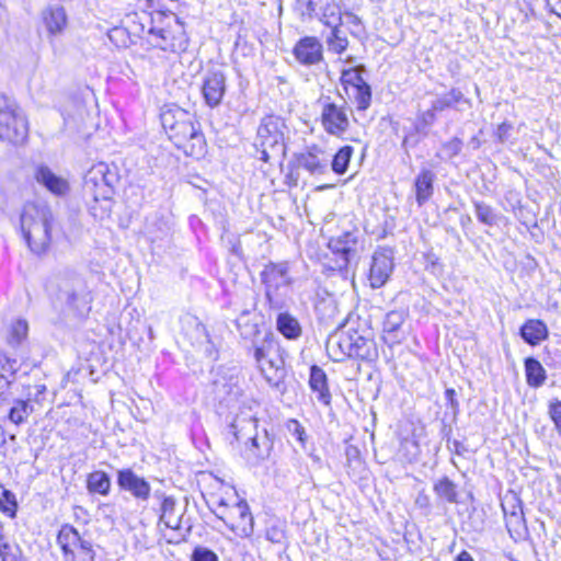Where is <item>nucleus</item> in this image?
I'll return each mask as SVG.
<instances>
[{
	"label": "nucleus",
	"instance_id": "4d7b16f0",
	"mask_svg": "<svg viewBox=\"0 0 561 561\" xmlns=\"http://www.w3.org/2000/svg\"><path fill=\"white\" fill-rule=\"evenodd\" d=\"M436 112H438V111L434 110L433 105H432L430 110L421 113V115L419 117L420 125L423 128L432 126L436 121V115H435Z\"/></svg>",
	"mask_w": 561,
	"mask_h": 561
},
{
	"label": "nucleus",
	"instance_id": "79ce46f5",
	"mask_svg": "<svg viewBox=\"0 0 561 561\" xmlns=\"http://www.w3.org/2000/svg\"><path fill=\"white\" fill-rule=\"evenodd\" d=\"M351 91L352 98L358 111H366L371 102V88L368 83L358 85Z\"/></svg>",
	"mask_w": 561,
	"mask_h": 561
},
{
	"label": "nucleus",
	"instance_id": "2eb2a0df",
	"mask_svg": "<svg viewBox=\"0 0 561 561\" xmlns=\"http://www.w3.org/2000/svg\"><path fill=\"white\" fill-rule=\"evenodd\" d=\"M393 271V255L389 249L377 250L371 259L369 284L373 288L382 287Z\"/></svg>",
	"mask_w": 561,
	"mask_h": 561
},
{
	"label": "nucleus",
	"instance_id": "b1692460",
	"mask_svg": "<svg viewBox=\"0 0 561 561\" xmlns=\"http://www.w3.org/2000/svg\"><path fill=\"white\" fill-rule=\"evenodd\" d=\"M519 335L525 343L536 346L548 339L549 330L542 320L529 319L520 327Z\"/></svg>",
	"mask_w": 561,
	"mask_h": 561
},
{
	"label": "nucleus",
	"instance_id": "423d86ee",
	"mask_svg": "<svg viewBox=\"0 0 561 561\" xmlns=\"http://www.w3.org/2000/svg\"><path fill=\"white\" fill-rule=\"evenodd\" d=\"M28 137V121L15 100L0 95V140L23 145Z\"/></svg>",
	"mask_w": 561,
	"mask_h": 561
},
{
	"label": "nucleus",
	"instance_id": "5701e85b",
	"mask_svg": "<svg viewBox=\"0 0 561 561\" xmlns=\"http://www.w3.org/2000/svg\"><path fill=\"white\" fill-rule=\"evenodd\" d=\"M35 179L49 192L58 196L65 195L69 190L68 182L65 179L56 175L46 165L37 167L35 172Z\"/></svg>",
	"mask_w": 561,
	"mask_h": 561
},
{
	"label": "nucleus",
	"instance_id": "864d4df0",
	"mask_svg": "<svg viewBox=\"0 0 561 561\" xmlns=\"http://www.w3.org/2000/svg\"><path fill=\"white\" fill-rule=\"evenodd\" d=\"M549 415L561 437V401L553 400L549 404Z\"/></svg>",
	"mask_w": 561,
	"mask_h": 561
},
{
	"label": "nucleus",
	"instance_id": "5fc2aeb1",
	"mask_svg": "<svg viewBox=\"0 0 561 561\" xmlns=\"http://www.w3.org/2000/svg\"><path fill=\"white\" fill-rule=\"evenodd\" d=\"M445 399L447 401V405L451 409L454 419H456L459 413V402L456 399V391L453 388H447L445 390Z\"/></svg>",
	"mask_w": 561,
	"mask_h": 561
},
{
	"label": "nucleus",
	"instance_id": "6e6552de",
	"mask_svg": "<svg viewBox=\"0 0 561 561\" xmlns=\"http://www.w3.org/2000/svg\"><path fill=\"white\" fill-rule=\"evenodd\" d=\"M56 543L61 551L62 561H95L93 542L70 524L61 525Z\"/></svg>",
	"mask_w": 561,
	"mask_h": 561
},
{
	"label": "nucleus",
	"instance_id": "7ed1b4c3",
	"mask_svg": "<svg viewBox=\"0 0 561 561\" xmlns=\"http://www.w3.org/2000/svg\"><path fill=\"white\" fill-rule=\"evenodd\" d=\"M54 215L44 203H26L23 207L20 225L30 250L37 255L46 253L51 243Z\"/></svg>",
	"mask_w": 561,
	"mask_h": 561
},
{
	"label": "nucleus",
	"instance_id": "ddd939ff",
	"mask_svg": "<svg viewBox=\"0 0 561 561\" xmlns=\"http://www.w3.org/2000/svg\"><path fill=\"white\" fill-rule=\"evenodd\" d=\"M227 91V77L224 71L216 69L209 70L204 79L202 85L203 99L207 106L210 108L217 107Z\"/></svg>",
	"mask_w": 561,
	"mask_h": 561
},
{
	"label": "nucleus",
	"instance_id": "9d476101",
	"mask_svg": "<svg viewBox=\"0 0 561 561\" xmlns=\"http://www.w3.org/2000/svg\"><path fill=\"white\" fill-rule=\"evenodd\" d=\"M214 514L240 537H250L254 531V519L244 500H238L229 505L226 500L220 499Z\"/></svg>",
	"mask_w": 561,
	"mask_h": 561
},
{
	"label": "nucleus",
	"instance_id": "338daca9",
	"mask_svg": "<svg viewBox=\"0 0 561 561\" xmlns=\"http://www.w3.org/2000/svg\"><path fill=\"white\" fill-rule=\"evenodd\" d=\"M35 389H36V392H35L34 396H35V400L37 401L38 397L46 391V386L45 385H37L35 387Z\"/></svg>",
	"mask_w": 561,
	"mask_h": 561
},
{
	"label": "nucleus",
	"instance_id": "052dcab7",
	"mask_svg": "<svg viewBox=\"0 0 561 561\" xmlns=\"http://www.w3.org/2000/svg\"><path fill=\"white\" fill-rule=\"evenodd\" d=\"M451 444H453L451 450L455 454L461 456V455H463L467 451V448L465 447V445L461 442L454 440Z\"/></svg>",
	"mask_w": 561,
	"mask_h": 561
},
{
	"label": "nucleus",
	"instance_id": "603ef678",
	"mask_svg": "<svg viewBox=\"0 0 561 561\" xmlns=\"http://www.w3.org/2000/svg\"><path fill=\"white\" fill-rule=\"evenodd\" d=\"M287 428L302 446L306 444V431L297 420H289L287 423Z\"/></svg>",
	"mask_w": 561,
	"mask_h": 561
},
{
	"label": "nucleus",
	"instance_id": "2f4dec72",
	"mask_svg": "<svg viewBox=\"0 0 561 561\" xmlns=\"http://www.w3.org/2000/svg\"><path fill=\"white\" fill-rule=\"evenodd\" d=\"M111 485V477L102 470H95L87 477V490L91 494L106 496L110 494Z\"/></svg>",
	"mask_w": 561,
	"mask_h": 561
},
{
	"label": "nucleus",
	"instance_id": "4c0bfd02",
	"mask_svg": "<svg viewBox=\"0 0 561 561\" xmlns=\"http://www.w3.org/2000/svg\"><path fill=\"white\" fill-rule=\"evenodd\" d=\"M320 21L327 25L328 27H334L341 26L342 18L340 8L334 2V0L328 1L322 10L320 11V14L318 15Z\"/></svg>",
	"mask_w": 561,
	"mask_h": 561
},
{
	"label": "nucleus",
	"instance_id": "39448f33",
	"mask_svg": "<svg viewBox=\"0 0 561 561\" xmlns=\"http://www.w3.org/2000/svg\"><path fill=\"white\" fill-rule=\"evenodd\" d=\"M49 291L68 311L78 317L85 316L91 307V295L84 279L76 272L65 270L58 272L48 285Z\"/></svg>",
	"mask_w": 561,
	"mask_h": 561
},
{
	"label": "nucleus",
	"instance_id": "f257e3e1",
	"mask_svg": "<svg viewBox=\"0 0 561 561\" xmlns=\"http://www.w3.org/2000/svg\"><path fill=\"white\" fill-rule=\"evenodd\" d=\"M236 325L242 339L252 341L253 356L266 382L278 388L284 381L286 369L280 347L273 334H265L262 342L257 343L255 339L260 334V329L257 323L251 321L248 311L237 318Z\"/></svg>",
	"mask_w": 561,
	"mask_h": 561
},
{
	"label": "nucleus",
	"instance_id": "393cba45",
	"mask_svg": "<svg viewBox=\"0 0 561 561\" xmlns=\"http://www.w3.org/2000/svg\"><path fill=\"white\" fill-rule=\"evenodd\" d=\"M184 508L179 507L173 496H164L160 506V522L170 529H180Z\"/></svg>",
	"mask_w": 561,
	"mask_h": 561
},
{
	"label": "nucleus",
	"instance_id": "a18cd8bd",
	"mask_svg": "<svg viewBox=\"0 0 561 561\" xmlns=\"http://www.w3.org/2000/svg\"><path fill=\"white\" fill-rule=\"evenodd\" d=\"M18 503L15 500V495L7 490H2V494L0 497V511L9 515L10 517H14L16 513Z\"/></svg>",
	"mask_w": 561,
	"mask_h": 561
},
{
	"label": "nucleus",
	"instance_id": "a878e982",
	"mask_svg": "<svg viewBox=\"0 0 561 561\" xmlns=\"http://www.w3.org/2000/svg\"><path fill=\"white\" fill-rule=\"evenodd\" d=\"M309 386L311 390L317 393V399L324 405H330L331 393L328 387V377L325 371L317 366L310 367Z\"/></svg>",
	"mask_w": 561,
	"mask_h": 561
},
{
	"label": "nucleus",
	"instance_id": "13d9d810",
	"mask_svg": "<svg viewBox=\"0 0 561 561\" xmlns=\"http://www.w3.org/2000/svg\"><path fill=\"white\" fill-rule=\"evenodd\" d=\"M415 503L419 507H422V508H427L430 507V497L427 494H425L424 492H420L417 494V497L415 500Z\"/></svg>",
	"mask_w": 561,
	"mask_h": 561
},
{
	"label": "nucleus",
	"instance_id": "bb28decb",
	"mask_svg": "<svg viewBox=\"0 0 561 561\" xmlns=\"http://www.w3.org/2000/svg\"><path fill=\"white\" fill-rule=\"evenodd\" d=\"M276 329L287 340H298L302 334V328L296 317L288 311L278 310Z\"/></svg>",
	"mask_w": 561,
	"mask_h": 561
},
{
	"label": "nucleus",
	"instance_id": "bf43d9fd",
	"mask_svg": "<svg viewBox=\"0 0 561 561\" xmlns=\"http://www.w3.org/2000/svg\"><path fill=\"white\" fill-rule=\"evenodd\" d=\"M266 538L272 542H279L282 539V534L275 528L268 529L266 531Z\"/></svg>",
	"mask_w": 561,
	"mask_h": 561
},
{
	"label": "nucleus",
	"instance_id": "1a4fd4ad",
	"mask_svg": "<svg viewBox=\"0 0 561 561\" xmlns=\"http://www.w3.org/2000/svg\"><path fill=\"white\" fill-rule=\"evenodd\" d=\"M261 280L265 286V298L271 309L283 310L286 307V299L279 293L282 288H287L291 284L289 267L287 262L268 263L260 274Z\"/></svg>",
	"mask_w": 561,
	"mask_h": 561
},
{
	"label": "nucleus",
	"instance_id": "3c124183",
	"mask_svg": "<svg viewBox=\"0 0 561 561\" xmlns=\"http://www.w3.org/2000/svg\"><path fill=\"white\" fill-rule=\"evenodd\" d=\"M327 2L328 0H301V5L305 8L302 13L309 16L319 15Z\"/></svg>",
	"mask_w": 561,
	"mask_h": 561
},
{
	"label": "nucleus",
	"instance_id": "7c9ffc66",
	"mask_svg": "<svg viewBox=\"0 0 561 561\" xmlns=\"http://www.w3.org/2000/svg\"><path fill=\"white\" fill-rule=\"evenodd\" d=\"M432 104L433 108L437 110L438 112H443L446 108H456L459 111V104H467L469 106L471 105L470 100L465 98L463 93L456 88H453L448 93L436 98Z\"/></svg>",
	"mask_w": 561,
	"mask_h": 561
},
{
	"label": "nucleus",
	"instance_id": "e2e57ef3",
	"mask_svg": "<svg viewBox=\"0 0 561 561\" xmlns=\"http://www.w3.org/2000/svg\"><path fill=\"white\" fill-rule=\"evenodd\" d=\"M468 146L471 147L473 150H477L480 148L481 146V140L479 139L478 136H473L469 142H468Z\"/></svg>",
	"mask_w": 561,
	"mask_h": 561
},
{
	"label": "nucleus",
	"instance_id": "f03ea898",
	"mask_svg": "<svg viewBox=\"0 0 561 561\" xmlns=\"http://www.w3.org/2000/svg\"><path fill=\"white\" fill-rule=\"evenodd\" d=\"M161 123L173 144L186 156L202 158L206 153V140L199 123L181 110L167 111L161 114Z\"/></svg>",
	"mask_w": 561,
	"mask_h": 561
},
{
	"label": "nucleus",
	"instance_id": "f704fd0d",
	"mask_svg": "<svg viewBox=\"0 0 561 561\" xmlns=\"http://www.w3.org/2000/svg\"><path fill=\"white\" fill-rule=\"evenodd\" d=\"M474 214L479 222L493 227L496 226L501 219V215L495 209L481 201H473Z\"/></svg>",
	"mask_w": 561,
	"mask_h": 561
},
{
	"label": "nucleus",
	"instance_id": "dca6fc26",
	"mask_svg": "<svg viewBox=\"0 0 561 561\" xmlns=\"http://www.w3.org/2000/svg\"><path fill=\"white\" fill-rule=\"evenodd\" d=\"M502 510L510 536L514 540L523 538L527 534V527L522 502L517 497H512L502 503Z\"/></svg>",
	"mask_w": 561,
	"mask_h": 561
},
{
	"label": "nucleus",
	"instance_id": "58836bf2",
	"mask_svg": "<svg viewBox=\"0 0 561 561\" xmlns=\"http://www.w3.org/2000/svg\"><path fill=\"white\" fill-rule=\"evenodd\" d=\"M0 558L1 561H25L22 549L15 542L9 541L0 534Z\"/></svg>",
	"mask_w": 561,
	"mask_h": 561
},
{
	"label": "nucleus",
	"instance_id": "20e7f679",
	"mask_svg": "<svg viewBox=\"0 0 561 561\" xmlns=\"http://www.w3.org/2000/svg\"><path fill=\"white\" fill-rule=\"evenodd\" d=\"M118 175L105 163L93 165L84 176L83 193L90 214L103 219L111 213V201Z\"/></svg>",
	"mask_w": 561,
	"mask_h": 561
},
{
	"label": "nucleus",
	"instance_id": "72a5a7b5",
	"mask_svg": "<svg viewBox=\"0 0 561 561\" xmlns=\"http://www.w3.org/2000/svg\"><path fill=\"white\" fill-rule=\"evenodd\" d=\"M33 405L30 400L15 399L8 412V419L15 425L23 424L33 413Z\"/></svg>",
	"mask_w": 561,
	"mask_h": 561
},
{
	"label": "nucleus",
	"instance_id": "ea45409f",
	"mask_svg": "<svg viewBox=\"0 0 561 561\" xmlns=\"http://www.w3.org/2000/svg\"><path fill=\"white\" fill-rule=\"evenodd\" d=\"M15 362L7 357H0V396L15 379Z\"/></svg>",
	"mask_w": 561,
	"mask_h": 561
},
{
	"label": "nucleus",
	"instance_id": "69168bd1",
	"mask_svg": "<svg viewBox=\"0 0 561 561\" xmlns=\"http://www.w3.org/2000/svg\"><path fill=\"white\" fill-rule=\"evenodd\" d=\"M552 12L561 18V0H557L552 7Z\"/></svg>",
	"mask_w": 561,
	"mask_h": 561
},
{
	"label": "nucleus",
	"instance_id": "c9c22d12",
	"mask_svg": "<svg viewBox=\"0 0 561 561\" xmlns=\"http://www.w3.org/2000/svg\"><path fill=\"white\" fill-rule=\"evenodd\" d=\"M362 70H364L363 66H358L355 68H350L346 70H343L341 75V83L345 90V93L348 98H352L351 91L352 89L364 85L367 83V81L362 76Z\"/></svg>",
	"mask_w": 561,
	"mask_h": 561
},
{
	"label": "nucleus",
	"instance_id": "412c9836",
	"mask_svg": "<svg viewBox=\"0 0 561 561\" xmlns=\"http://www.w3.org/2000/svg\"><path fill=\"white\" fill-rule=\"evenodd\" d=\"M214 391L219 401L225 402L228 408H233L242 397V388L233 377L215 380Z\"/></svg>",
	"mask_w": 561,
	"mask_h": 561
},
{
	"label": "nucleus",
	"instance_id": "e433bc0d",
	"mask_svg": "<svg viewBox=\"0 0 561 561\" xmlns=\"http://www.w3.org/2000/svg\"><path fill=\"white\" fill-rule=\"evenodd\" d=\"M353 153L354 148L352 146L346 145L340 148L333 156L331 163L332 171L339 175L344 174L348 169Z\"/></svg>",
	"mask_w": 561,
	"mask_h": 561
},
{
	"label": "nucleus",
	"instance_id": "de8ad7c7",
	"mask_svg": "<svg viewBox=\"0 0 561 561\" xmlns=\"http://www.w3.org/2000/svg\"><path fill=\"white\" fill-rule=\"evenodd\" d=\"M462 149V140L458 137L444 142L442 145V151L447 159H453L460 153Z\"/></svg>",
	"mask_w": 561,
	"mask_h": 561
},
{
	"label": "nucleus",
	"instance_id": "6ab92c4d",
	"mask_svg": "<svg viewBox=\"0 0 561 561\" xmlns=\"http://www.w3.org/2000/svg\"><path fill=\"white\" fill-rule=\"evenodd\" d=\"M293 53L295 58L305 66L316 65L323 58L322 44L313 36L300 38L295 45Z\"/></svg>",
	"mask_w": 561,
	"mask_h": 561
},
{
	"label": "nucleus",
	"instance_id": "c85d7f7f",
	"mask_svg": "<svg viewBox=\"0 0 561 561\" xmlns=\"http://www.w3.org/2000/svg\"><path fill=\"white\" fill-rule=\"evenodd\" d=\"M356 244V238L351 232H346L339 238L331 239L329 241V248L332 252L341 255L343 260V265L346 266L351 260V256L354 255L355 250L354 247Z\"/></svg>",
	"mask_w": 561,
	"mask_h": 561
},
{
	"label": "nucleus",
	"instance_id": "c756f323",
	"mask_svg": "<svg viewBox=\"0 0 561 561\" xmlns=\"http://www.w3.org/2000/svg\"><path fill=\"white\" fill-rule=\"evenodd\" d=\"M433 491L438 500L449 504L459 503L457 484L448 477L437 479L433 484Z\"/></svg>",
	"mask_w": 561,
	"mask_h": 561
},
{
	"label": "nucleus",
	"instance_id": "f8f14e48",
	"mask_svg": "<svg viewBox=\"0 0 561 561\" xmlns=\"http://www.w3.org/2000/svg\"><path fill=\"white\" fill-rule=\"evenodd\" d=\"M172 18L175 22L176 30L152 26L148 33L152 37L151 41L156 47L164 51L181 53L187 48V37L179 18L175 14H173Z\"/></svg>",
	"mask_w": 561,
	"mask_h": 561
},
{
	"label": "nucleus",
	"instance_id": "a19ab883",
	"mask_svg": "<svg viewBox=\"0 0 561 561\" xmlns=\"http://www.w3.org/2000/svg\"><path fill=\"white\" fill-rule=\"evenodd\" d=\"M256 419L250 414L245 413L243 416L237 415L233 421L229 424V432L232 434L236 440H239L240 434L250 428H255Z\"/></svg>",
	"mask_w": 561,
	"mask_h": 561
},
{
	"label": "nucleus",
	"instance_id": "6e6d98bb",
	"mask_svg": "<svg viewBox=\"0 0 561 561\" xmlns=\"http://www.w3.org/2000/svg\"><path fill=\"white\" fill-rule=\"evenodd\" d=\"M513 125L508 122H503L496 128L495 136L501 144H504L511 136Z\"/></svg>",
	"mask_w": 561,
	"mask_h": 561
},
{
	"label": "nucleus",
	"instance_id": "49530a36",
	"mask_svg": "<svg viewBox=\"0 0 561 561\" xmlns=\"http://www.w3.org/2000/svg\"><path fill=\"white\" fill-rule=\"evenodd\" d=\"M331 35L328 37V43L331 48L337 53H342L347 47V39L342 35L340 26L330 27Z\"/></svg>",
	"mask_w": 561,
	"mask_h": 561
},
{
	"label": "nucleus",
	"instance_id": "774afa93",
	"mask_svg": "<svg viewBox=\"0 0 561 561\" xmlns=\"http://www.w3.org/2000/svg\"><path fill=\"white\" fill-rule=\"evenodd\" d=\"M469 224H471V217L469 215H463L460 217V225L462 227H466Z\"/></svg>",
	"mask_w": 561,
	"mask_h": 561
},
{
	"label": "nucleus",
	"instance_id": "37998d69",
	"mask_svg": "<svg viewBox=\"0 0 561 561\" xmlns=\"http://www.w3.org/2000/svg\"><path fill=\"white\" fill-rule=\"evenodd\" d=\"M249 439V451L252 454L254 458L264 459L268 456L270 450L272 448V442L268 439L266 435L262 438L255 435L253 437H250Z\"/></svg>",
	"mask_w": 561,
	"mask_h": 561
},
{
	"label": "nucleus",
	"instance_id": "0e129e2a",
	"mask_svg": "<svg viewBox=\"0 0 561 561\" xmlns=\"http://www.w3.org/2000/svg\"><path fill=\"white\" fill-rule=\"evenodd\" d=\"M287 181L291 183V185L296 186L298 184V174H295L293 171L287 175Z\"/></svg>",
	"mask_w": 561,
	"mask_h": 561
},
{
	"label": "nucleus",
	"instance_id": "473e14b6",
	"mask_svg": "<svg viewBox=\"0 0 561 561\" xmlns=\"http://www.w3.org/2000/svg\"><path fill=\"white\" fill-rule=\"evenodd\" d=\"M524 365L526 381L528 386L533 388L541 387L547 378L546 369L541 363L535 357H527Z\"/></svg>",
	"mask_w": 561,
	"mask_h": 561
},
{
	"label": "nucleus",
	"instance_id": "0eeeda50",
	"mask_svg": "<svg viewBox=\"0 0 561 561\" xmlns=\"http://www.w3.org/2000/svg\"><path fill=\"white\" fill-rule=\"evenodd\" d=\"M284 128V122L277 116L271 115L262 119L255 144L260 160L268 163L285 158Z\"/></svg>",
	"mask_w": 561,
	"mask_h": 561
},
{
	"label": "nucleus",
	"instance_id": "8fccbe9b",
	"mask_svg": "<svg viewBox=\"0 0 561 561\" xmlns=\"http://www.w3.org/2000/svg\"><path fill=\"white\" fill-rule=\"evenodd\" d=\"M28 325L25 320H16L11 327V341L19 344L27 334Z\"/></svg>",
	"mask_w": 561,
	"mask_h": 561
},
{
	"label": "nucleus",
	"instance_id": "680f3d73",
	"mask_svg": "<svg viewBox=\"0 0 561 561\" xmlns=\"http://www.w3.org/2000/svg\"><path fill=\"white\" fill-rule=\"evenodd\" d=\"M455 561H474V560L468 551L463 550L457 556Z\"/></svg>",
	"mask_w": 561,
	"mask_h": 561
},
{
	"label": "nucleus",
	"instance_id": "4468645a",
	"mask_svg": "<svg viewBox=\"0 0 561 561\" xmlns=\"http://www.w3.org/2000/svg\"><path fill=\"white\" fill-rule=\"evenodd\" d=\"M116 482L122 491L128 492L137 501L145 502L150 497V483L130 468L118 470Z\"/></svg>",
	"mask_w": 561,
	"mask_h": 561
},
{
	"label": "nucleus",
	"instance_id": "f3484780",
	"mask_svg": "<svg viewBox=\"0 0 561 561\" xmlns=\"http://www.w3.org/2000/svg\"><path fill=\"white\" fill-rule=\"evenodd\" d=\"M352 343V356L362 360L373 362L378 358V348L369 330L348 329Z\"/></svg>",
	"mask_w": 561,
	"mask_h": 561
},
{
	"label": "nucleus",
	"instance_id": "aec40b11",
	"mask_svg": "<svg viewBox=\"0 0 561 561\" xmlns=\"http://www.w3.org/2000/svg\"><path fill=\"white\" fill-rule=\"evenodd\" d=\"M325 350L333 362H343L353 357L348 329L332 333L327 340Z\"/></svg>",
	"mask_w": 561,
	"mask_h": 561
},
{
	"label": "nucleus",
	"instance_id": "c03bdc74",
	"mask_svg": "<svg viewBox=\"0 0 561 561\" xmlns=\"http://www.w3.org/2000/svg\"><path fill=\"white\" fill-rule=\"evenodd\" d=\"M405 320L402 311H390L386 314L382 327L387 334H394L399 331Z\"/></svg>",
	"mask_w": 561,
	"mask_h": 561
},
{
	"label": "nucleus",
	"instance_id": "9b49d317",
	"mask_svg": "<svg viewBox=\"0 0 561 561\" xmlns=\"http://www.w3.org/2000/svg\"><path fill=\"white\" fill-rule=\"evenodd\" d=\"M321 123L324 130L335 137H341L350 127L348 112L346 102L339 105L330 96H321Z\"/></svg>",
	"mask_w": 561,
	"mask_h": 561
},
{
	"label": "nucleus",
	"instance_id": "09e8293b",
	"mask_svg": "<svg viewBox=\"0 0 561 561\" xmlns=\"http://www.w3.org/2000/svg\"><path fill=\"white\" fill-rule=\"evenodd\" d=\"M191 561H219V559L211 549L197 546L192 552Z\"/></svg>",
	"mask_w": 561,
	"mask_h": 561
},
{
	"label": "nucleus",
	"instance_id": "cd10ccee",
	"mask_svg": "<svg viewBox=\"0 0 561 561\" xmlns=\"http://www.w3.org/2000/svg\"><path fill=\"white\" fill-rule=\"evenodd\" d=\"M435 174L428 169L422 170L414 181L415 199L419 206L424 205L433 195Z\"/></svg>",
	"mask_w": 561,
	"mask_h": 561
},
{
	"label": "nucleus",
	"instance_id": "a211bd4d",
	"mask_svg": "<svg viewBox=\"0 0 561 561\" xmlns=\"http://www.w3.org/2000/svg\"><path fill=\"white\" fill-rule=\"evenodd\" d=\"M298 168L306 170L310 175H321L328 171V158L317 145L308 147L305 151L295 154Z\"/></svg>",
	"mask_w": 561,
	"mask_h": 561
},
{
	"label": "nucleus",
	"instance_id": "4be33fe9",
	"mask_svg": "<svg viewBox=\"0 0 561 561\" xmlns=\"http://www.w3.org/2000/svg\"><path fill=\"white\" fill-rule=\"evenodd\" d=\"M43 23L49 35L60 34L67 25V14L61 5H47L42 12Z\"/></svg>",
	"mask_w": 561,
	"mask_h": 561
}]
</instances>
